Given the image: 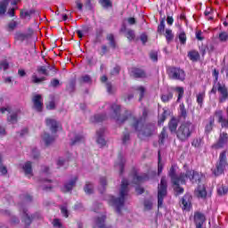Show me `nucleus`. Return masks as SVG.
I'll return each instance as SVG.
<instances>
[{"label":"nucleus","instance_id":"f257e3e1","mask_svg":"<svg viewBox=\"0 0 228 228\" xmlns=\"http://www.w3.org/2000/svg\"><path fill=\"white\" fill-rule=\"evenodd\" d=\"M129 191V182L127 180L123 179L121 182V187L119 190V197L115 198L113 196H108L107 200L110 206L116 208V211L118 215H120V209L124 208V203L126 202V197H127V193Z\"/></svg>","mask_w":228,"mask_h":228},{"label":"nucleus","instance_id":"f03ea898","mask_svg":"<svg viewBox=\"0 0 228 228\" xmlns=\"http://www.w3.org/2000/svg\"><path fill=\"white\" fill-rule=\"evenodd\" d=\"M193 131H195V126L191 122H183L178 127L176 136L181 142H186Z\"/></svg>","mask_w":228,"mask_h":228},{"label":"nucleus","instance_id":"7ed1b4c3","mask_svg":"<svg viewBox=\"0 0 228 228\" xmlns=\"http://www.w3.org/2000/svg\"><path fill=\"white\" fill-rule=\"evenodd\" d=\"M167 74L168 76V78L174 81H184V79H186V73L183 69L179 67H167Z\"/></svg>","mask_w":228,"mask_h":228},{"label":"nucleus","instance_id":"20e7f679","mask_svg":"<svg viewBox=\"0 0 228 228\" xmlns=\"http://www.w3.org/2000/svg\"><path fill=\"white\" fill-rule=\"evenodd\" d=\"M188 179L191 183H200V179H202V175L194 170L186 171V174H180L181 184H186V181H188Z\"/></svg>","mask_w":228,"mask_h":228},{"label":"nucleus","instance_id":"39448f33","mask_svg":"<svg viewBox=\"0 0 228 228\" xmlns=\"http://www.w3.org/2000/svg\"><path fill=\"white\" fill-rule=\"evenodd\" d=\"M227 167V151H224L219 155V160L216 165V168L213 169V174H215V175H222Z\"/></svg>","mask_w":228,"mask_h":228},{"label":"nucleus","instance_id":"423d86ee","mask_svg":"<svg viewBox=\"0 0 228 228\" xmlns=\"http://www.w3.org/2000/svg\"><path fill=\"white\" fill-rule=\"evenodd\" d=\"M167 177L163 176L160 180V184L158 188V206L161 208L163 206V200L167 197Z\"/></svg>","mask_w":228,"mask_h":228},{"label":"nucleus","instance_id":"0eeeda50","mask_svg":"<svg viewBox=\"0 0 228 228\" xmlns=\"http://www.w3.org/2000/svg\"><path fill=\"white\" fill-rule=\"evenodd\" d=\"M134 127L138 131V136H151V134H152V131L145 127L143 125V119L142 118L134 123Z\"/></svg>","mask_w":228,"mask_h":228},{"label":"nucleus","instance_id":"6e6552de","mask_svg":"<svg viewBox=\"0 0 228 228\" xmlns=\"http://www.w3.org/2000/svg\"><path fill=\"white\" fill-rule=\"evenodd\" d=\"M20 211H22V220L27 224L29 225L33 220L37 218H40V214H36L33 216H29L28 214V209L26 208V205L20 206Z\"/></svg>","mask_w":228,"mask_h":228},{"label":"nucleus","instance_id":"1a4fd4ad","mask_svg":"<svg viewBox=\"0 0 228 228\" xmlns=\"http://www.w3.org/2000/svg\"><path fill=\"white\" fill-rule=\"evenodd\" d=\"M228 143V134L225 132H221L219 134V139L216 142V143H215L213 145L214 149H224V147H225V145H227Z\"/></svg>","mask_w":228,"mask_h":228},{"label":"nucleus","instance_id":"9d476101","mask_svg":"<svg viewBox=\"0 0 228 228\" xmlns=\"http://www.w3.org/2000/svg\"><path fill=\"white\" fill-rule=\"evenodd\" d=\"M217 92L220 94L219 102H225L228 99V89L225 85L217 83Z\"/></svg>","mask_w":228,"mask_h":228},{"label":"nucleus","instance_id":"9b49d317","mask_svg":"<svg viewBox=\"0 0 228 228\" xmlns=\"http://www.w3.org/2000/svg\"><path fill=\"white\" fill-rule=\"evenodd\" d=\"M132 177H133V183L134 184H140L141 183H143L145 181H149V175L148 174H142L141 175H138V171H136V169H134Z\"/></svg>","mask_w":228,"mask_h":228},{"label":"nucleus","instance_id":"f8f14e48","mask_svg":"<svg viewBox=\"0 0 228 228\" xmlns=\"http://www.w3.org/2000/svg\"><path fill=\"white\" fill-rule=\"evenodd\" d=\"M46 126L52 133H58L61 129V125L54 119H46Z\"/></svg>","mask_w":228,"mask_h":228},{"label":"nucleus","instance_id":"ddd939ff","mask_svg":"<svg viewBox=\"0 0 228 228\" xmlns=\"http://www.w3.org/2000/svg\"><path fill=\"white\" fill-rule=\"evenodd\" d=\"M168 175L171 179V183H173V184H179V183H181V175H175V166H172L169 169L168 172Z\"/></svg>","mask_w":228,"mask_h":228},{"label":"nucleus","instance_id":"4468645a","mask_svg":"<svg viewBox=\"0 0 228 228\" xmlns=\"http://www.w3.org/2000/svg\"><path fill=\"white\" fill-rule=\"evenodd\" d=\"M70 145H78L85 142V136L83 134H76L74 133L69 134Z\"/></svg>","mask_w":228,"mask_h":228},{"label":"nucleus","instance_id":"2eb2a0df","mask_svg":"<svg viewBox=\"0 0 228 228\" xmlns=\"http://www.w3.org/2000/svg\"><path fill=\"white\" fill-rule=\"evenodd\" d=\"M32 102L37 111H41L42 108H44V102H42V95L40 94L34 95L32 98Z\"/></svg>","mask_w":228,"mask_h":228},{"label":"nucleus","instance_id":"dca6fc26","mask_svg":"<svg viewBox=\"0 0 228 228\" xmlns=\"http://www.w3.org/2000/svg\"><path fill=\"white\" fill-rule=\"evenodd\" d=\"M96 142L101 147L106 145V140L104 139V128H100L96 132Z\"/></svg>","mask_w":228,"mask_h":228},{"label":"nucleus","instance_id":"f3484780","mask_svg":"<svg viewBox=\"0 0 228 228\" xmlns=\"http://www.w3.org/2000/svg\"><path fill=\"white\" fill-rule=\"evenodd\" d=\"M182 208L183 209L189 210L191 207V195L185 194L182 199Z\"/></svg>","mask_w":228,"mask_h":228},{"label":"nucleus","instance_id":"a211bd4d","mask_svg":"<svg viewBox=\"0 0 228 228\" xmlns=\"http://www.w3.org/2000/svg\"><path fill=\"white\" fill-rule=\"evenodd\" d=\"M0 112L2 114L8 113L9 115H19V113H22L20 110H15L12 106L6 105L5 107H0Z\"/></svg>","mask_w":228,"mask_h":228},{"label":"nucleus","instance_id":"6ab92c4d","mask_svg":"<svg viewBox=\"0 0 228 228\" xmlns=\"http://www.w3.org/2000/svg\"><path fill=\"white\" fill-rule=\"evenodd\" d=\"M204 222H206V216L200 212L194 213V224L195 225H204Z\"/></svg>","mask_w":228,"mask_h":228},{"label":"nucleus","instance_id":"aec40b11","mask_svg":"<svg viewBox=\"0 0 228 228\" xmlns=\"http://www.w3.org/2000/svg\"><path fill=\"white\" fill-rule=\"evenodd\" d=\"M131 74L135 79L147 77V73L143 69L135 68L132 69Z\"/></svg>","mask_w":228,"mask_h":228},{"label":"nucleus","instance_id":"412c9836","mask_svg":"<svg viewBox=\"0 0 228 228\" xmlns=\"http://www.w3.org/2000/svg\"><path fill=\"white\" fill-rule=\"evenodd\" d=\"M77 181V177H73L69 182L64 184L62 189L63 191H70L76 186V182Z\"/></svg>","mask_w":228,"mask_h":228},{"label":"nucleus","instance_id":"4be33fe9","mask_svg":"<svg viewBox=\"0 0 228 228\" xmlns=\"http://www.w3.org/2000/svg\"><path fill=\"white\" fill-rule=\"evenodd\" d=\"M106 220V216L102 215L101 217H97L95 220V224L94 228H110L104 224V221Z\"/></svg>","mask_w":228,"mask_h":228},{"label":"nucleus","instance_id":"5701e85b","mask_svg":"<svg viewBox=\"0 0 228 228\" xmlns=\"http://www.w3.org/2000/svg\"><path fill=\"white\" fill-rule=\"evenodd\" d=\"M33 36V29H28V33H19L17 35L18 40H20L21 42H24V40H29L31 37Z\"/></svg>","mask_w":228,"mask_h":228},{"label":"nucleus","instance_id":"b1692460","mask_svg":"<svg viewBox=\"0 0 228 228\" xmlns=\"http://www.w3.org/2000/svg\"><path fill=\"white\" fill-rule=\"evenodd\" d=\"M23 172L25 173V175H27V177H33V168L31 167V162H27L25 163V165L23 166Z\"/></svg>","mask_w":228,"mask_h":228},{"label":"nucleus","instance_id":"393cba45","mask_svg":"<svg viewBox=\"0 0 228 228\" xmlns=\"http://www.w3.org/2000/svg\"><path fill=\"white\" fill-rule=\"evenodd\" d=\"M35 13H37V11L35 9H30L29 11L24 9L20 11V17L21 19H28L30 18L32 15H35Z\"/></svg>","mask_w":228,"mask_h":228},{"label":"nucleus","instance_id":"a878e982","mask_svg":"<svg viewBox=\"0 0 228 228\" xmlns=\"http://www.w3.org/2000/svg\"><path fill=\"white\" fill-rule=\"evenodd\" d=\"M188 58L191 60V61H199L200 59V54L199 52L192 50L188 53Z\"/></svg>","mask_w":228,"mask_h":228},{"label":"nucleus","instance_id":"bb28decb","mask_svg":"<svg viewBox=\"0 0 228 228\" xmlns=\"http://www.w3.org/2000/svg\"><path fill=\"white\" fill-rule=\"evenodd\" d=\"M177 124H179V119H176L175 118H172V119L168 124L169 131H171V133H175V131H177Z\"/></svg>","mask_w":228,"mask_h":228},{"label":"nucleus","instance_id":"cd10ccee","mask_svg":"<svg viewBox=\"0 0 228 228\" xmlns=\"http://www.w3.org/2000/svg\"><path fill=\"white\" fill-rule=\"evenodd\" d=\"M8 4H10V0H2L0 2V15H4V13H6Z\"/></svg>","mask_w":228,"mask_h":228},{"label":"nucleus","instance_id":"c85d7f7f","mask_svg":"<svg viewBox=\"0 0 228 228\" xmlns=\"http://www.w3.org/2000/svg\"><path fill=\"white\" fill-rule=\"evenodd\" d=\"M66 90L69 94H74L76 92V79H71L66 86Z\"/></svg>","mask_w":228,"mask_h":228},{"label":"nucleus","instance_id":"c756f323","mask_svg":"<svg viewBox=\"0 0 228 228\" xmlns=\"http://www.w3.org/2000/svg\"><path fill=\"white\" fill-rule=\"evenodd\" d=\"M215 126V118H210L209 120H208V123L205 126V133H207V134H209V133L211 131H213V126Z\"/></svg>","mask_w":228,"mask_h":228},{"label":"nucleus","instance_id":"7c9ffc66","mask_svg":"<svg viewBox=\"0 0 228 228\" xmlns=\"http://www.w3.org/2000/svg\"><path fill=\"white\" fill-rule=\"evenodd\" d=\"M104 118H105V116L94 115V116H91L90 120L93 124H99V122H102Z\"/></svg>","mask_w":228,"mask_h":228},{"label":"nucleus","instance_id":"2f4dec72","mask_svg":"<svg viewBox=\"0 0 228 228\" xmlns=\"http://www.w3.org/2000/svg\"><path fill=\"white\" fill-rule=\"evenodd\" d=\"M196 192H198V197H200L201 199H206L208 192L206 191V187L199 186Z\"/></svg>","mask_w":228,"mask_h":228},{"label":"nucleus","instance_id":"473e14b6","mask_svg":"<svg viewBox=\"0 0 228 228\" xmlns=\"http://www.w3.org/2000/svg\"><path fill=\"white\" fill-rule=\"evenodd\" d=\"M107 40L109 41V45L112 49L117 48V42L115 41V36H113V34H109L107 36Z\"/></svg>","mask_w":228,"mask_h":228},{"label":"nucleus","instance_id":"72a5a7b5","mask_svg":"<svg viewBox=\"0 0 228 228\" xmlns=\"http://www.w3.org/2000/svg\"><path fill=\"white\" fill-rule=\"evenodd\" d=\"M8 174V169L6 166L3 165V155L0 153V175H6Z\"/></svg>","mask_w":228,"mask_h":228},{"label":"nucleus","instance_id":"f704fd0d","mask_svg":"<svg viewBox=\"0 0 228 228\" xmlns=\"http://www.w3.org/2000/svg\"><path fill=\"white\" fill-rule=\"evenodd\" d=\"M43 141L45 142V145H51L53 142H54V137L50 136L48 134H44L42 135Z\"/></svg>","mask_w":228,"mask_h":228},{"label":"nucleus","instance_id":"c9c22d12","mask_svg":"<svg viewBox=\"0 0 228 228\" xmlns=\"http://www.w3.org/2000/svg\"><path fill=\"white\" fill-rule=\"evenodd\" d=\"M222 127H228V115L219 116L218 118Z\"/></svg>","mask_w":228,"mask_h":228},{"label":"nucleus","instance_id":"e433bc0d","mask_svg":"<svg viewBox=\"0 0 228 228\" xmlns=\"http://www.w3.org/2000/svg\"><path fill=\"white\" fill-rule=\"evenodd\" d=\"M165 138H168V134H167V129L164 127L159 135V143L163 145L165 143Z\"/></svg>","mask_w":228,"mask_h":228},{"label":"nucleus","instance_id":"4c0bfd02","mask_svg":"<svg viewBox=\"0 0 228 228\" xmlns=\"http://www.w3.org/2000/svg\"><path fill=\"white\" fill-rule=\"evenodd\" d=\"M174 97V93L168 91L167 94L161 95L162 102H168V101L172 100Z\"/></svg>","mask_w":228,"mask_h":228},{"label":"nucleus","instance_id":"58836bf2","mask_svg":"<svg viewBox=\"0 0 228 228\" xmlns=\"http://www.w3.org/2000/svg\"><path fill=\"white\" fill-rule=\"evenodd\" d=\"M114 120H116L117 124H124L127 120V117L124 115H116L114 116Z\"/></svg>","mask_w":228,"mask_h":228},{"label":"nucleus","instance_id":"ea45409f","mask_svg":"<svg viewBox=\"0 0 228 228\" xmlns=\"http://www.w3.org/2000/svg\"><path fill=\"white\" fill-rule=\"evenodd\" d=\"M51 183H52L51 180H42L43 185H41V188L45 191L51 190V188H53V185L51 184Z\"/></svg>","mask_w":228,"mask_h":228},{"label":"nucleus","instance_id":"a19ab883","mask_svg":"<svg viewBox=\"0 0 228 228\" xmlns=\"http://www.w3.org/2000/svg\"><path fill=\"white\" fill-rule=\"evenodd\" d=\"M46 79L47 78L45 77L38 78V77H37V75H33L31 77V81L35 85H40V83H42L43 81H45Z\"/></svg>","mask_w":228,"mask_h":228},{"label":"nucleus","instance_id":"79ce46f5","mask_svg":"<svg viewBox=\"0 0 228 228\" xmlns=\"http://www.w3.org/2000/svg\"><path fill=\"white\" fill-rule=\"evenodd\" d=\"M197 102L200 106H202L204 104V98L206 97V93L201 92L197 94Z\"/></svg>","mask_w":228,"mask_h":228},{"label":"nucleus","instance_id":"37998d69","mask_svg":"<svg viewBox=\"0 0 228 228\" xmlns=\"http://www.w3.org/2000/svg\"><path fill=\"white\" fill-rule=\"evenodd\" d=\"M84 191L86 193H87V195L94 193V184L86 183V186L84 187Z\"/></svg>","mask_w":228,"mask_h":228},{"label":"nucleus","instance_id":"c03bdc74","mask_svg":"<svg viewBox=\"0 0 228 228\" xmlns=\"http://www.w3.org/2000/svg\"><path fill=\"white\" fill-rule=\"evenodd\" d=\"M166 40L168 44L174 40V34L171 29H166Z\"/></svg>","mask_w":228,"mask_h":228},{"label":"nucleus","instance_id":"a18cd8bd","mask_svg":"<svg viewBox=\"0 0 228 228\" xmlns=\"http://www.w3.org/2000/svg\"><path fill=\"white\" fill-rule=\"evenodd\" d=\"M175 91L178 94L177 101H181V99H183V96L184 95V88L177 86L175 88Z\"/></svg>","mask_w":228,"mask_h":228},{"label":"nucleus","instance_id":"49530a36","mask_svg":"<svg viewBox=\"0 0 228 228\" xmlns=\"http://www.w3.org/2000/svg\"><path fill=\"white\" fill-rule=\"evenodd\" d=\"M228 192V187L224 185H219L217 188V193L219 195H225Z\"/></svg>","mask_w":228,"mask_h":228},{"label":"nucleus","instance_id":"de8ad7c7","mask_svg":"<svg viewBox=\"0 0 228 228\" xmlns=\"http://www.w3.org/2000/svg\"><path fill=\"white\" fill-rule=\"evenodd\" d=\"M158 33H159V35H163V33H165V19L160 20V23L158 26Z\"/></svg>","mask_w":228,"mask_h":228},{"label":"nucleus","instance_id":"09e8293b","mask_svg":"<svg viewBox=\"0 0 228 228\" xmlns=\"http://www.w3.org/2000/svg\"><path fill=\"white\" fill-rule=\"evenodd\" d=\"M159 156V162H158V174L159 175L163 172V163H161V152L159 151L158 153Z\"/></svg>","mask_w":228,"mask_h":228},{"label":"nucleus","instance_id":"8fccbe9b","mask_svg":"<svg viewBox=\"0 0 228 228\" xmlns=\"http://www.w3.org/2000/svg\"><path fill=\"white\" fill-rule=\"evenodd\" d=\"M37 72L38 74H43V76H49V71H47L45 66L37 67Z\"/></svg>","mask_w":228,"mask_h":228},{"label":"nucleus","instance_id":"3c124183","mask_svg":"<svg viewBox=\"0 0 228 228\" xmlns=\"http://www.w3.org/2000/svg\"><path fill=\"white\" fill-rule=\"evenodd\" d=\"M220 42H227L228 40V32L223 31L219 34Z\"/></svg>","mask_w":228,"mask_h":228},{"label":"nucleus","instance_id":"603ef678","mask_svg":"<svg viewBox=\"0 0 228 228\" xmlns=\"http://www.w3.org/2000/svg\"><path fill=\"white\" fill-rule=\"evenodd\" d=\"M126 38L128 40H134V37H136L134 34V30L133 29H128L126 35Z\"/></svg>","mask_w":228,"mask_h":228},{"label":"nucleus","instance_id":"864d4df0","mask_svg":"<svg viewBox=\"0 0 228 228\" xmlns=\"http://www.w3.org/2000/svg\"><path fill=\"white\" fill-rule=\"evenodd\" d=\"M69 163V159L60 158L57 160L58 167H65Z\"/></svg>","mask_w":228,"mask_h":228},{"label":"nucleus","instance_id":"5fc2aeb1","mask_svg":"<svg viewBox=\"0 0 228 228\" xmlns=\"http://www.w3.org/2000/svg\"><path fill=\"white\" fill-rule=\"evenodd\" d=\"M106 88H107L108 94H115V92H116L115 87H113V86L110 82L106 83Z\"/></svg>","mask_w":228,"mask_h":228},{"label":"nucleus","instance_id":"6e6d98bb","mask_svg":"<svg viewBox=\"0 0 228 228\" xmlns=\"http://www.w3.org/2000/svg\"><path fill=\"white\" fill-rule=\"evenodd\" d=\"M124 165H126V160L122 158L119 159V163L116 165V167H118L120 170V174L124 172Z\"/></svg>","mask_w":228,"mask_h":228},{"label":"nucleus","instance_id":"4d7b16f0","mask_svg":"<svg viewBox=\"0 0 228 228\" xmlns=\"http://www.w3.org/2000/svg\"><path fill=\"white\" fill-rule=\"evenodd\" d=\"M111 110H112L114 115H119V113H120V105L112 104L111 105Z\"/></svg>","mask_w":228,"mask_h":228},{"label":"nucleus","instance_id":"13d9d810","mask_svg":"<svg viewBox=\"0 0 228 228\" xmlns=\"http://www.w3.org/2000/svg\"><path fill=\"white\" fill-rule=\"evenodd\" d=\"M191 145L193 147H200V145H202V138H196L192 141Z\"/></svg>","mask_w":228,"mask_h":228},{"label":"nucleus","instance_id":"bf43d9fd","mask_svg":"<svg viewBox=\"0 0 228 228\" xmlns=\"http://www.w3.org/2000/svg\"><path fill=\"white\" fill-rule=\"evenodd\" d=\"M178 38H179L181 44H183V45L186 44V33H184V31H182L179 34Z\"/></svg>","mask_w":228,"mask_h":228},{"label":"nucleus","instance_id":"052dcab7","mask_svg":"<svg viewBox=\"0 0 228 228\" xmlns=\"http://www.w3.org/2000/svg\"><path fill=\"white\" fill-rule=\"evenodd\" d=\"M102 33H104L102 28L96 29V42H101V38H102Z\"/></svg>","mask_w":228,"mask_h":228},{"label":"nucleus","instance_id":"680f3d73","mask_svg":"<svg viewBox=\"0 0 228 228\" xmlns=\"http://www.w3.org/2000/svg\"><path fill=\"white\" fill-rule=\"evenodd\" d=\"M80 83H91L92 82V77H90L89 75H85L80 77Z\"/></svg>","mask_w":228,"mask_h":228},{"label":"nucleus","instance_id":"e2e57ef3","mask_svg":"<svg viewBox=\"0 0 228 228\" xmlns=\"http://www.w3.org/2000/svg\"><path fill=\"white\" fill-rule=\"evenodd\" d=\"M100 3L103 8H111V2L110 0H100Z\"/></svg>","mask_w":228,"mask_h":228},{"label":"nucleus","instance_id":"0e129e2a","mask_svg":"<svg viewBox=\"0 0 228 228\" xmlns=\"http://www.w3.org/2000/svg\"><path fill=\"white\" fill-rule=\"evenodd\" d=\"M136 90H138V92H140L139 101H142L143 99V95H145V87L141 86L137 87Z\"/></svg>","mask_w":228,"mask_h":228},{"label":"nucleus","instance_id":"69168bd1","mask_svg":"<svg viewBox=\"0 0 228 228\" xmlns=\"http://www.w3.org/2000/svg\"><path fill=\"white\" fill-rule=\"evenodd\" d=\"M10 124H17V115H10L7 118Z\"/></svg>","mask_w":228,"mask_h":228},{"label":"nucleus","instance_id":"338daca9","mask_svg":"<svg viewBox=\"0 0 228 228\" xmlns=\"http://www.w3.org/2000/svg\"><path fill=\"white\" fill-rule=\"evenodd\" d=\"M17 28V21L12 20L8 24V31H13Z\"/></svg>","mask_w":228,"mask_h":228},{"label":"nucleus","instance_id":"774afa93","mask_svg":"<svg viewBox=\"0 0 228 228\" xmlns=\"http://www.w3.org/2000/svg\"><path fill=\"white\" fill-rule=\"evenodd\" d=\"M150 58L152 61H158V52H151Z\"/></svg>","mask_w":228,"mask_h":228}]
</instances>
